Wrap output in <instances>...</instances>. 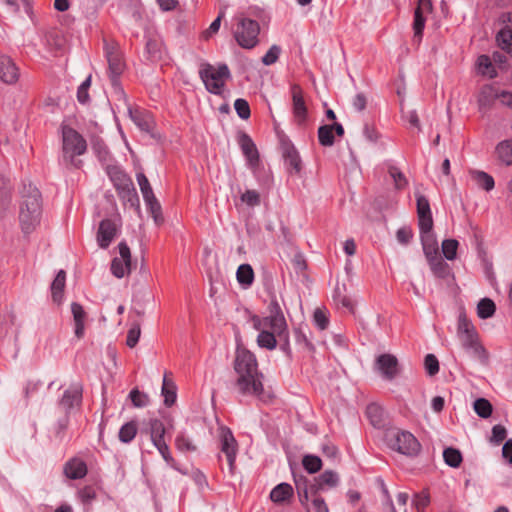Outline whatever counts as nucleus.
<instances>
[{"label": "nucleus", "instance_id": "obj_1", "mask_svg": "<svg viewBox=\"0 0 512 512\" xmlns=\"http://www.w3.org/2000/svg\"><path fill=\"white\" fill-rule=\"evenodd\" d=\"M234 370L237 374L236 387L241 394L265 400L264 375L258 368L254 353L245 347L238 346L235 352Z\"/></svg>", "mask_w": 512, "mask_h": 512}, {"label": "nucleus", "instance_id": "obj_2", "mask_svg": "<svg viewBox=\"0 0 512 512\" xmlns=\"http://www.w3.org/2000/svg\"><path fill=\"white\" fill-rule=\"evenodd\" d=\"M19 223L25 235L32 233L41 222V193L31 182H23L20 190Z\"/></svg>", "mask_w": 512, "mask_h": 512}, {"label": "nucleus", "instance_id": "obj_3", "mask_svg": "<svg viewBox=\"0 0 512 512\" xmlns=\"http://www.w3.org/2000/svg\"><path fill=\"white\" fill-rule=\"evenodd\" d=\"M269 314L266 317H259L252 315L250 321L253 328H261L262 326H269L271 330L275 331L279 347L287 356L291 355V346L289 338L288 324L278 301L273 298L268 305Z\"/></svg>", "mask_w": 512, "mask_h": 512}, {"label": "nucleus", "instance_id": "obj_4", "mask_svg": "<svg viewBox=\"0 0 512 512\" xmlns=\"http://www.w3.org/2000/svg\"><path fill=\"white\" fill-rule=\"evenodd\" d=\"M62 152L63 160L66 164L79 167L81 161H76L75 156H80L87 149L86 140L72 127L62 124Z\"/></svg>", "mask_w": 512, "mask_h": 512}, {"label": "nucleus", "instance_id": "obj_5", "mask_svg": "<svg viewBox=\"0 0 512 512\" xmlns=\"http://www.w3.org/2000/svg\"><path fill=\"white\" fill-rule=\"evenodd\" d=\"M199 76L208 92L221 95L225 82L231 78V73L226 64L214 67L209 63L202 64Z\"/></svg>", "mask_w": 512, "mask_h": 512}, {"label": "nucleus", "instance_id": "obj_6", "mask_svg": "<svg viewBox=\"0 0 512 512\" xmlns=\"http://www.w3.org/2000/svg\"><path fill=\"white\" fill-rule=\"evenodd\" d=\"M385 441L390 449L406 456H416L421 448L418 440L408 431L389 430Z\"/></svg>", "mask_w": 512, "mask_h": 512}, {"label": "nucleus", "instance_id": "obj_7", "mask_svg": "<svg viewBox=\"0 0 512 512\" xmlns=\"http://www.w3.org/2000/svg\"><path fill=\"white\" fill-rule=\"evenodd\" d=\"M259 32L260 27L257 21L242 18L237 24L234 37L241 47L251 49L258 43Z\"/></svg>", "mask_w": 512, "mask_h": 512}, {"label": "nucleus", "instance_id": "obj_8", "mask_svg": "<svg viewBox=\"0 0 512 512\" xmlns=\"http://www.w3.org/2000/svg\"><path fill=\"white\" fill-rule=\"evenodd\" d=\"M458 336L464 348L474 349L475 351L482 349V347L478 344L475 327L465 314L459 315Z\"/></svg>", "mask_w": 512, "mask_h": 512}, {"label": "nucleus", "instance_id": "obj_9", "mask_svg": "<svg viewBox=\"0 0 512 512\" xmlns=\"http://www.w3.org/2000/svg\"><path fill=\"white\" fill-rule=\"evenodd\" d=\"M107 174L119 193L132 194L138 201L135 188L131 178L118 166H108Z\"/></svg>", "mask_w": 512, "mask_h": 512}, {"label": "nucleus", "instance_id": "obj_10", "mask_svg": "<svg viewBox=\"0 0 512 512\" xmlns=\"http://www.w3.org/2000/svg\"><path fill=\"white\" fill-rule=\"evenodd\" d=\"M220 448L226 456L230 471L233 472L238 445L232 431L227 427L220 428Z\"/></svg>", "mask_w": 512, "mask_h": 512}, {"label": "nucleus", "instance_id": "obj_11", "mask_svg": "<svg viewBox=\"0 0 512 512\" xmlns=\"http://www.w3.org/2000/svg\"><path fill=\"white\" fill-rule=\"evenodd\" d=\"M82 393V384L79 382L72 383L69 388L64 391L61 399L58 401V406L68 415L73 408L81 405Z\"/></svg>", "mask_w": 512, "mask_h": 512}, {"label": "nucleus", "instance_id": "obj_12", "mask_svg": "<svg viewBox=\"0 0 512 512\" xmlns=\"http://www.w3.org/2000/svg\"><path fill=\"white\" fill-rule=\"evenodd\" d=\"M432 10V3L430 0H418V5L414 11L413 21V43L420 44L422 40L423 30L425 27V18L423 13L425 11L430 12Z\"/></svg>", "mask_w": 512, "mask_h": 512}, {"label": "nucleus", "instance_id": "obj_13", "mask_svg": "<svg viewBox=\"0 0 512 512\" xmlns=\"http://www.w3.org/2000/svg\"><path fill=\"white\" fill-rule=\"evenodd\" d=\"M237 142L248 165L251 168L257 167L259 165V152L251 137L247 133L240 131L237 136Z\"/></svg>", "mask_w": 512, "mask_h": 512}, {"label": "nucleus", "instance_id": "obj_14", "mask_svg": "<svg viewBox=\"0 0 512 512\" xmlns=\"http://www.w3.org/2000/svg\"><path fill=\"white\" fill-rule=\"evenodd\" d=\"M106 57L111 83L113 86H116L118 84V77L124 71L125 64L121 54L114 47H106Z\"/></svg>", "mask_w": 512, "mask_h": 512}, {"label": "nucleus", "instance_id": "obj_15", "mask_svg": "<svg viewBox=\"0 0 512 512\" xmlns=\"http://www.w3.org/2000/svg\"><path fill=\"white\" fill-rule=\"evenodd\" d=\"M375 364L382 376L387 380L394 379L399 372L398 360L392 354H381L377 357Z\"/></svg>", "mask_w": 512, "mask_h": 512}, {"label": "nucleus", "instance_id": "obj_16", "mask_svg": "<svg viewBox=\"0 0 512 512\" xmlns=\"http://www.w3.org/2000/svg\"><path fill=\"white\" fill-rule=\"evenodd\" d=\"M339 475L333 470H326L315 478V483L310 485L312 495L320 491L335 488L339 484Z\"/></svg>", "mask_w": 512, "mask_h": 512}, {"label": "nucleus", "instance_id": "obj_17", "mask_svg": "<svg viewBox=\"0 0 512 512\" xmlns=\"http://www.w3.org/2000/svg\"><path fill=\"white\" fill-rule=\"evenodd\" d=\"M117 233L116 223L111 219H104L99 224L97 242L103 249L109 247Z\"/></svg>", "mask_w": 512, "mask_h": 512}, {"label": "nucleus", "instance_id": "obj_18", "mask_svg": "<svg viewBox=\"0 0 512 512\" xmlns=\"http://www.w3.org/2000/svg\"><path fill=\"white\" fill-rule=\"evenodd\" d=\"M19 79V69L9 56H0V80L6 84H15Z\"/></svg>", "mask_w": 512, "mask_h": 512}, {"label": "nucleus", "instance_id": "obj_19", "mask_svg": "<svg viewBox=\"0 0 512 512\" xmlns=\"http://www.w3.org/2000/svg\"><path fill=\"white\" fill-rule=\"evenodd\" d=\"M417 214L419 229L432 230L433 219L428 199L423 195H417Z\"/></svg>", "mask_w": 512, "mask_h": 512}, {"label": "nucleus", "instance_id": "obj_20", "mask_svg": "<svg viewBox=\"0 0 512 512\" xmlns=\"http://www.w3.org/2000/svg\"><path fill=\"white\" fill-rule=\"evenodd\" d=\"M282 154L289 173L299 174L302 170V161L296 148L290 143H284Z\"/></svg>", "mask_w": 512, "mask_h": 512}, {"label": "nucleus", "instance_id": "obj_21", "mask_svg": "<svg viewBox=\"0 0 512 512\" xmlns=\"http://www.w3.org/2000/svg\"><path fill=\"white\" fill-rule=\"evenodd\" d=\"M293 114L298 124H302L307 117V108L299 86L292 87Z\"/></svg>", "mask_w": 512, "mask_h": 512}, {"label": "nucleus", "instance_id": "obj_22", "mask_svg": "<svg viewBox=\"0 0 512 512\" xmlns=\"http://www.w3.org/2000/svg\"><path fill=\"white\" fill-rule=\"evenodd\" d=\"M420 239L427 260L439 255L438 242L432 230L420 229Z\"/></svg>", "mask_w": 512, "mask_h": 512}, {"label": "nucleus", "instance_id": "obj_23", "mask_svg": "<svg viewBox=\"0 0 512 512\" xmlns=\"http://www.w3.org/2000/svg\"><path fill=\"white\" fill-rule=\"evenodd\" d=\"M63 471L69 479H82L87 474V465L81 459L72 458L64 465Z\"/></svg>", "mask_w": 512, "mask_h": 512}, {"label": "nucleus", "instance_id": "obj_24", "mask_svg": "<svg viewBox=\"0 0 512 512\" xmlns=\"http://www.w3.org/2000/svg\"><path fill=\"white\" fill-rule=\"evenodd\" d=\"M129 116L134 124L141 130L146 133H150L153 129V119L151 115L147 112L132 108L128 109Z\"/></svg>", "mask_w": 512, "mask_h": 512}, {"label": "nucleus", "instance_id": "obj_25", "mask_svg": "<svg viewBox=\"0 0 512 512\" xmlns=\"http://www.w3.org/2000/svg\"><path fill=\"white\" fill-rule=\"evenodd\" d=\"M71 313L73 315V320H74V324H75V330H74L75 336L78 339H81L84 336V332H85V320H86L87 314H86L84 308L82 307V305H80L77 302H73L71 304Z\"/></svg>", "mask_w": 512, "mask_h": 512}, {"label": "nucleus", "instance_id": "obj_26", "mask_svg": "<svg viewBox=\"0 0 512 512\" xmlns=\"http://www.w3.org/2000/svg\"><path fill=\"white\" fill-rule=\"evenodd\" d=\"M259 331L257 336V344L261 348L267 350H274L277 346V339L275 331L271 330L269 326H262L261 328H254Z\"/></svg>", "mask_w": 512, "mask_h": 512}, {"label": "nucleus", "instance_id": "obj_27", "mask_svg": "<svg viewBox=\"0 0 512 512\" xmlns=\"http://www.w3.org/2000/svg\"><path fill=\"white\" fill-rule=\"evenodd\" d=\"M499 89L492 85H485L482 87L479 97H478V105L480 110L488 109L493 102L498 98Z\"/></svg>", "mask_w": 512, "mask_h": 512}, {"label": "nucleus", "instance_id": "obj_28", "mask_svg": "<svg viewBox=\"0 0 512 512\" xmlns=\"http://www.w3.org/2000/svg\"><path fill=\"white\" fill-rule=\"evenodd\" d=\"M166 428L163 422L157 418L150 419L149 421V435L150 440L154 446L159 445L165 441Z\"/></svg>", "mask_w": 512, "mask_h": 512}, {"label": "nucleus", "instance_id": "obj_29", "mask_svg": "<svg viewBox=\"0 0 512 512\" xmlns=\"http://www.w3.org/2000/svg\"><path fill=\"white\" fill-rule=\"evenodd\" d=\"M427 262L435 277L445 279L451 274L450 266L441 258L440 255L428 259Z\"/></svg>", "mask_w": 512, "mask_h": 512}, {"label": "nucleus", "instance_id": "obj_30", "mask_svg": "<svg viewBox=\"0 0 512 512\" xmlns=\"http://www.w3.org/2000/svg\"><path fill=\"white\" fill-rule=\"evenodd\" d=\"M65 283L66 273L64 270H60L51 284L52 299L55 303L62 302Z\"/></svg>", "mask_w": 512, "mask_h": 512}, {"label": "nucleus", "instance_id": "obj_31", "mask_svg": "<svg viewBox=\"0 0 512 512\" xmlns=\"http://www.w3.org/2000/svg\"><path fill=\"white\" fill-rule=\"evenodd\" d=\"M293 495V488L288 483H280L270 493V499L275 503H281Z\"/></svg>", "mask_w": 512, "mask_h": 512}, {"label": "nucleus", "instance_id": "obj_32", "mask_svg": "<svg viewBox=\"0 0 512 512\" xmlns=\"http://www.w3.org/2000/svg\"><path fill=\"white\" fill-rule=\"evenodd\" d=\"M498 159L506 165H512V140H503L496 146Z\"/></svg>", "mask_w": 512, "mask_h": 512}, {"label": "nucleus", "instance_id": "obj_33", "mask_svg": "<svg viewBox=\"0 0 512 512\" xmlns=\"http://www.w3.org/2000/svg\"><path fill=\"white\" fill-rule=\"evenodd\" d=\"M471 176L475 180L476 184L486 191H490L494 188L495 182L491 175L484 171L474 170L471 171Z\"/></svg>", "mask_w": 512, "mask_h": 512}, {"label": "nucleus", "instance_id": "obj_34", "mask_svg": "<svg viewBox=\"0 0 512 512\" xmlns=\"http://www.w3.org/2000/svg\"><path fill=\"white\" fill-rule=\"evenodd\" d=\"M294 481L299 501L301 502V504L305 505L309 501V495H312L311 489L308 486V480L307 478L300 476L294 477Z\"/></svg>", "mask_w": 512, "mask_h": 512}, {"label": "nucleus", "instance_id": "obj_35", "mask_svg": "<svg viewBox=\"0 0 512 512\" xmlns=\"http://www.w3.org/2000/svg\"><path fill=\"white\" fill-rule=\"evenodd\" d=\"M236 277L241 285L249 287L254 281V272L251 265L241 264L237 269Z\"/></svg>", "mask_w": 512, "mask_h": 512}, {"label": "nucleus", "instance_id": "obj_36", "mask_svg": "<svg viewBox=\"0 0 512 512\" xmlns=\"http://www.w3.org/2000/svg\"><path fill=\"white\" fill-rule=\"evenodd\" d=\"M138 425L136 421L125 423L119 430V440L123 443H130L136 436Z\"/></svg>", "mask_w": 512, "mask_h": 512}, {"label": "nucleus", "instance_id": "obj_37", "mask_svg": "<svg viewBox=\"0 0 512 512\" xmlns=\"http://www.w3.org/2000/svg\"><path fill=\"white\" fill-rule=\"evenodd\" d=\"M477 70L480 74L489 78L496 77V70L487 55H480L477 59Z\"/></svg>", "mask_w": 512, "mask_h": 512}, {"label": "nucleus", "instance_id": "obj_38", "mask_svg": "<svg viewBox=\"0 0 512 512\" xmlns=\"http://www.w3.org/2000/svg\"><path fill=\"white\" fill-rule=\"evenodd\" d=\"M495 311V303L490 298L481 299L477 305V315L481 319L492 317Z\"/></svg>", "mask_w": 512, "mask_h": 512}, {"label": "nucleus", "instance_id": "obj_39", "mask_svg": "<svg viewBox=\"0 0 512 512\" xmlns=\"http://www.w3.org/2000/svg\"><path fill=\"white\" fill-rule=\"evenodd\" d=\"M443 458L445 463L453 468L459 467L462 462L461 452L453 447H448L443 451Z\"/></svg>", "mask_w": 512, "mask_h": 512}, {"label": "nucleus", "instance_id": "obj_40", "mask_svg": "<svg viewBox=\"0 0 512 512\" xmlns=\"http://www.w3.org/2000/svg\"><path fill=\"white\" fill-rule=\"evenodd\" d=\"M162 395L164 396V404L167 407L172 406L176 401V387L173 382H168L166 377L163 379Z\"/></svg>", "mask_w": 512, "mask_h": 512}, {"label": "nucleus", "instance_id": "obj_41", "mask_svg": "<svg viewBox=\"0 0 512 512\" xmlns=\"http://www.w3.org/2000/svg\"><path fill=\"white\" fill-rule=\"evenodd\" d=\"M144 201H145V204H146L148 210L150 211L155 223L158 225L161 224L163 222L161 205L158 202V200L156 199L155 195L152 196V198L149 197V198L144 199Z\"/></svg>", "mask_w": 512, "mask_h": 512}, {"label": "nucleus", "instance_id": "obj_42", "mask_svg": "<svg viewBox=\"0 0 512 512\" xmlns=\"http://www.w3.org/2000/svg\"><path fill=\"white\" fill-rule=\"evenodd\" d=\"M366 414L374 427H381L383 425V410L376 404L367 406Z\"/></svg>", "mask_w": 512, "mask_h": 512}, {"label": "nucleus", "instance_id": "obj_43", "mask_svg": "<svg viewBox=\"0 0 512 512\" xmlns=\"http://www.w3.org/2000/svg\"><path fill=\"white\" fill-rule=\"evenodd\" d=\"M175 446L181 452H195L197 446L183 432H180L175 438Z\"/></svg>", "mask_w": 512, "mask_h": 512}, {"label": "nucleus", "instance_id": "obj_44", "mask_svg": "<svg viewBox=\"0 0 512 512\" xmlns=\"http://www.w3.org/2000/svg\"><path fill=\"white\" fill-rule=\"evenodd\" d=\"M497 41L502 50L512 55V30L504 28L497 34Z\"/></svg>", "mask_w": 512, "mask_h": 512}, {"label": "nucleus", "instance_id": "obj_45", "mask_svg": "<svg viewBox=\"0 0 512 512\" xmlns=\"http://www.w3.org/2000/svg\"><path fill=\"white\" fill-rule=\"evenodd\" d=\"M459 243L456 239H446L442 242L441 248L442 253L444 257L452 261L457 256V249H458Z\"/></svg>", "mask_w": 512, "mask_h": 512}, {"label": "nucleus", "instance_id": "obj_46", "mask_svg": "<svg viewBox=\"0 0 512 512\" xmlns=\"http://www.w3.org/2000/svg\"><path fill=\"white\" fill-rule=\"evenodd\" d=\"M474 411L481 418H488L492 414V405L485 398H478L473 404Z\"/></svg>", "mask_w": 512, "mask_h": 512}, {"label": "nucleus", "instance_id": "obj_47", "mask_svg": "<svg viewBox=\"0 0 512 512\" xmlns=\"http://www.w3.org/2000/svg\"><path fill=\"white\" fill-rule=\"evenodd\" d=\"M318 139L322 146H332L334 144L333 126H320L318 129Z\"/></svg>", "mask_w": 512, "mask_h": 512}, {"label": "nucleus", "instance_id": "obj_48", "mask_svg": "<svg viewBox=\"0 0 512 512\" xmlns=\"http://www.w3.org/2000/svg\"><path fill=\"white\" fill-rule=\"evenodd\" d=\"M303 467L305 470L310 473L318 472L322 467V461L318 456L315 455H306L302 460Z\"/></svg>", "mask_w": 512, "mask_h": 512}, {"label": "nucleus", "instance_id": "obj_49", "mask_svg": "<svg viewBox=\"0 0 512 512\" xmlns=\"http://www.w3.org/2000/svg\"><path fill=\"white\" fill-rule=\"evenodd\" d=\"M131 266H126L122 259L116 257L111 262V272L117 278H123L125 274L130 273Z\"/></svg>", "mask_w": 512, "mask_h": 512}, {"label": "nucleus", "instance_id": "obj_50", "mask_svg": "<svg viewBox=\"0 0 512 512\" xmlns=\"http://www.w3.org/2000/svg\"><path fill=\"white\" fill-rule=\"evenodd\" d=\"M429 503L430 496L427 490H422L421 492L416 493L412 500V504L416 508L417 512H424Z\"/></svg>", "mask_w": 512, "mask_h": 512}, {"label": "nucleus", "instance_id": "obj_51", "mask_svg": "<svg viewBox=\"0 0 512 512\" xmlns=\"http://www.w3.org/2000/svg\"><path fill=\"white\" fill-rule=\"evenodd\" d=\"M234 108L237 115L243 120H247L251 115L249 103L245 99H236L234 102Z\"/></svg>", "mask_w": 512, "mask_h": 512}, {"label": "nucleus", "instance_id": "obj_52", "mask_svg": "<svg viewBox=\"0 0 512 512\" xmlns=\"http://www.w3.org/2000/svg\"><path fill=\"white\" fill-rule=\"evenodd\" d=\"M241 201L249 207L259 206L261 203L260 194L256 190H246L241 195Z\"/></svg>", "mask_w": 512, "mask_h": 512}, {"label": "nucleus", "instance_id": "obj_53", "mask_svg": "<svg viewBox=\"0 0 512 512\" xmlns=\"http://www.w3.org/2000/svg\"><path fill=\"white\" fill-rule=\"evenodd\" d=\"M137 182L140 187L141 193L143 195V199L152 198L154 196L153 190L150 186V183L147 177L143 173L137 174Z\"/></svg>", "mask_w": 512, "mask_h": 512}, {"label": "nucleus", "instance_id": "obj_54", "mask_svg": "<svg viewBox=\"0 0 512 512\" xmlns=\"http://www.w3.org/2000/svg\"><path fill=\"white\" fill-rule=\"evenodd\" d=\"M155 448L158 450V452L161 454V456L164 459V461L169 466H171L172 468L178 470L177 465H176V461L172 457V455L170 453L169 446L167 445L166 442H163V443H160L159 445H156Z\"/></svg>", "mask_w": 512, "mask_h": 512}, {"label": "nucleus", "instance_id": "obj_55", "mask_svg": "<svg viewBox=\"0 0 512 512\" xmlns=\"http://www.w3.org/2000/svg\"><path fill=\"white\" fill-rule=\"evenodd\" d=\"M425 370L430 376H434L439 372V362L435 355L427 354L424 359Z\"/></svg>", "mask_w": 512, "mask_h": 512}, {"label": "nucleus", "instance_id": "obj_56", "mask_svg": "<svg viewBox=\"0 0 512 512\" xmlns=\"http://www.w3.org/2000/svg\"><path fill=\"white\" fill-rule=\"evenodd\" d=\"M281 53V48L277 45H272L267 53L262 57V62L264 65L269 66L274 64Z\"/></svg>", "mask_w": 512, "mask_h": 512}, {"label": "nucleus", "instance_id": "obj_57", "mask_svg": "<svg viewBox=\"0 0 512 512\" xmlns=\"http://www.w3.org/2000/svg\"><path fill=\"white\" fill-rule=\"evenodd\" d=\"M507 436V430L503 425L497 424L492 428V435L490 438V442L499 445L502 441L505 440Z\"/></svg>", "mask_w": 512, "mask_h": 512}, {"label": "nucleus", "instance_id": "obj_58", "mask_svg": "<svg viewBox=\"0 0 512 512\" xmlns=\"http://www.w3.org/2000/svg\"><path fill=\"white\" fill-rule=\"evenodd\" d=\"M141 335V329L139 324H133L128 330L126 344L128 347L133 348L137 345Z\"/></svg>", "mask_w": 512, "mask_h": 512}, {"label": "nucleus", "instance_id": "obj_59", "mask_svg": "<svg viewBox=\"0 0 512 512\" xmlns=\"http://www.w3.org/2000/svg\"><path fill=\"white\" fill-rule=\"evenodd\" d=\"M129 397L135 407H145L149 402L148 396L141 393L138 389H133Z\"/></svg>", "mask_w": 512, "mask_h": 512}, {"label": "nucleus", "instance_id": "obj_60", "mask_svg": "<svg viewBox=\"0 0 512 512\" xmlns=\"http://www.w3.org/2000/svg\"><path fill=\"white\" fill-rule=\"evenodd\" d=\"M389 174L395 183L397 189H401L406 186L407 180L404 174L396 167L391 166L389 168Z\"/></svg>", "mask_w": 512, "mask_h": 512}, {"label": "nucleus", "instance_id": "obj_61", "mask_svg": "<svg viewBox=\"0 0 512 512\" xmlns=\"http://www.w3.org/2000/svg\"><path fill=\"white\" fill-rule=\"evenodd\" d=\"M313 320H314L315 325L320 330H325L328 327L329 319H328L325 311H323L319 308L314 311Z\"/></svg>", "mask_w": 512, "mask_h": 512}, {"label": "nucleus", "instance_id": "obj_62", "mask_svg": "<svg viewBox=\"0 0 512 512\" xmlns=\"http://www.w3.org/2000/svg\"><path fill=\"white\" fill-rule=\"evenodd\" d=\"M294 335L297 344L309 350L313 349V345L308 340L307 335L304 333L301 327L294 329Z\"/></svg>", "mask_w": 512, "mask_h": 512}, {"label": "nucleus", "instance_id": "obj_63", "mask_svg": "<svg viewBox=\"0 0 512 512\" xmlns=\"http://www.w3.org/2000/svg\"><path fill=\"white\" fill-rule=\"evenodd\" d=\"M146 51L151 59L155 60L160 58V44L158 41L149 39L146 42Z\"/></svg>", "mask_w": 512, "mask_h": 512}, {"label": "nucleus", "instance_id": "obj_64", "mask_svg": "<svg viewBox=\"0 0 512 512\" xmlns=\"http://www.w3.org/2000/svg\"><path fill=\"white\" fill-rule=\"evenodd\" d=\"M312 497V507L314 512H329L328 506L322 497L318 496V494L312 495Z\"/></svg>", "mask_w": 512, "mask_h": 512}]
</instances>
